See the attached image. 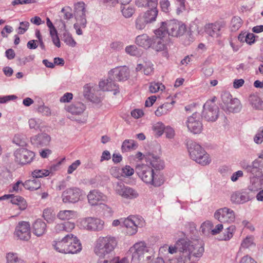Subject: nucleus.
I'll return each instance as SVG.
<instances>
[{
    "label": "nucleus",
    "mask_w": 263,
    "mask_h": 263,
    "mask_svg": "<svg viewBox=\"0 0 263 263\" xmlns=\"http://www.w3.org/2000/svg\"><path fill=\"white\" fill-rule=\"evenodd\" d=\"M135 171L139 177L148 185L158 187L164 183L163 177L155 173L153 168L147 164L137 165Z\"/></svg>",
    "instance_id": "obj_1"
},
{
    "label": "nucleus",
    "mask_w": 263,
    "mask_h": 263,
    "mask_svg": "<svg viewBox=\"0 0 263 263\" xmlns=\"http://www.w3.org/2000/svg\"><path fill=\"white\" fill-rule=\"evenodd\" d=\"M117 246L116 239L111 236H100L95 241L93 251L100 258L111 254Z\"/></svg>",
    "instance_id": "obj_2"
},
{
    "label": "nucleus",
    "mask_w": 263,
    "mask_h": 263,
    "mask_svg": "<svg viewBox=\"0 0 263 263\" xmlns=\"http://www.w3.org/2000/svg\"><path fill=\"white\" fill-rule=\"evenodd\" d=\"M187 148L192 160L203 166L210 163L211 160L209 154L200 145L192 140L188 141Z\"/></svg>",
    "instance_id": "obj_3"
},
{
    "label": "nucleus",
    "mask_w": 263,
    "mask_h": 263,
    "mask_svg": "<svg viewBox=\"0 0 263 263\" xmlns=\"http://www.w3.org/2000/svg\"><path fill=\"white\" fill-rule=\"evenodd\" d=\"M177 245L180 249L184 250V254L186 253V256L183 255L181 257H185L186 260H189L191 256L197 258L201 257L204 250L201 243L191 242L184 238L179 239L177 241Z\"/></svg>",
    "instance_id": "obj_4"
},
{
    "label": "nucleus",
    "mask_w": 263,
    "mask_h": 263,
    "mask_svg": "<svg viewBox=\"0 0 263 263\" xmlns=\"http://www.w3.org/2000/svg\"><path fill=\"white\" fill-rule=\"evenodd\" d=\"M149 249L144 241H139L131 247L127 253L131 256V263H143L145 258L150 259V256H146Z\"/></svg>",
    "instance_id": "obj_5"
},
{
    "label": "nucleus",
    "mask_w": 263,
    "mask_h": 263,
    "mask_svg": "<svg viewBox=\"0 0 263 263\" xmlns=\"http://www.w3.org/2000/svg\"><path fill=\"white\" fill-rule=\"evenodd\" d=\"M221 108L227 113L238 112L242 108L240 101L237 98H232L228 92H224L221 95Z\"/></svg>",
    "instance_id": "obj_6"
},
{
    "label": "nucleus",
    "mask_w": 263,
    "mask_h": 263,
    "mask_svg": "<svg viewBox=\"0 0 263 263\" xmlns=\"http://www.w3.org/2000/svg\"><path fill=\"white\" fill-rule=\"evenodd\" d=\"M78 223L81 229L94 232L101 231L104 227V221L103 220L94 217L81 219L78 221Z\"/></svg>",
    "instance_id": "obj_7"
},
{
    "label": "nucleus",
    "mask_w": 263,
    "mask_h": 263,
    "mask_svg": "<svg viewBox=\"0 0 263 263\" xmlns=\"http://www.w3.org/2000/svg\"><path fill=\"white\" fill-rule=\"evenodd\" d=\"M123 226L126 228V232L129 235L135 234L138 228L144 227L145 222L143 218L140 216H130L122 221Z\"/></svg>",
    "instance_id": "obj_8"
},
{
    "label": "nucleus",
    "mask_w": 263,
    "mask_h": 263,
    "mask_svg": "<svg viewBox=\"0 0 263 263\" xmlns=\"http://www.w3.org/2000/svg\"><path fill=\"white\" fill-rule=\"evenodd\" d=\"M15 162L21 165L30 164L34 159L35 154L26 148H20L14 152Z\"/></svg>",
    "instance_id": "obj_9"
},
{
    "label": "nucleus",
    "mask_w": 263,
    "mask_h": 263,
    "mask_svg": "<svg viewBox=\"0 0 263 263\" xmlns=\"http://www.w3.org/2000/svg\"><path fill=\"white\" fill-rule=\"evenodd\" d=\"M14 236L17 239L28 241L31 237L30 225L26 221H20L15 227Z\"/></svg>",
    "instance_id": "obj_10"
},
{
    "label": "nucleus",
    "mask_w": 263,
    "mask_h": 263,
    "mask_svg": "<svg viewBox=\"0 0 263 263\" xmlns=\"http://www.w3.org/2000/svg\"><path fill=\"white\" fill-rule=\"evenodd\" d=\"M84 195L82 190L79 188L73 187L64 191L62 193V198L64 203H76Z\"/></svg>",
    "instance_id": "obj_11"
},
{
    "label": "nucleus",
    "mask_w": 263,
    "mask_h": 263,
    "mask_svg": "<svg viewBox=\"0 0 263 263\" xmlns=\"http://www.w3.org/2000/svg\"><path fill=\"white\" fill-rule=\"evenodd\" d=\"M185 124L189 131L194 134L200 133L203 128L200 115L197 112H195L189 117Z\"/></svg>",
    "instance_id": "obj_12"
},
{
    "label": "nucleus",
    "mask_w": 263,
    "mask_h": 263,
    "mask_svg": "<svg viewBox=\"0 0 263 263\" xmlns=\"http://www.w3.org/2000/svg\"><path fill=\"white\" fill-rule=\"evenodd\" d=\"M74 18L77 22H80L83 27H86L87 5L83 2L76 3L73 6Z\"/></svg>",
    "instance_id": "obj_13"
},
{
    "label": "nucleus",
    "mask_w": 263,
    "mask_h": 263,
    "mask_svg": "<svg viewBox=\"0 0 263 263\" xmlns=\"http://www.w3.org/2000/svg\"><path fill=\"white\" fill-rule=\"evenodd\" d=\"M214 217L221 222L232 223L236 218L234 211L227 207L217 210L214 213Z\"/></svg>",
    "instance_id": "obj_14"
},
{
    "label": "nucleus",
    "mask_w": 263,
    "mask_h": 263,
    "mask_svg": "<svg viewBox=\"0 0 263 263\" xmlns=\"http://www.w3.org/2000/svg\"><path fill=\"white\" fill-rule=\"evenodd\" d=\"M203 117L208 121L214 122L218 117V107L212 101H207L203 105Z\"/></svg>",
    "instance_id": "obj_15"
},
{
    "label": "nucleus",
    "mask_w": 263,
    "mask_h": 263,
    "mask_svg": "<svg viewBox=\"0 0 263 263\" xmlns=\"http://www.w3.org/2000/svg\"><path fill=\"white\" fill-rule=\"evenodd\" d=\"M115 191L117 194L127 199H133L139 196L137 191L129 186H125L121 182L116 184Z\"/></svg>",
    "instance_id": "obj_16"
},
{
    "label": "nucleus",
    "mask_w": 263,
    "mask_h": 263,
    "mask_svg": "<svg viewBox=\"0 0 263 263\" xmlns=\"http://www.w3.org/2000/svg\"><path fill=\"white\" fill-rule=\"evenodd\" d=\"M168 29L169 35L177 37L184 34L186 28L183 23L173 20L168 21Z\"/></svg>",
    "instance_id": "obj_17"
},
{
    "label": "nucleus",
    "mask_w": 263,
    "mask_h": 263,
    "mask_svg": "<svg viewBox=\"0 0 263 263\" xmlns=\"http://www.w3.org/2000/svg\"><path fill=\"white\" fill-rule=\"evenodd\" d=\"M225 26V23L222 22H215L206 23L204 26V32L210 36L218 38L221 35V29Z\"/></svg>",
    "instance_id": "obj_18"
},
{
    "label": "nucleus",
    "mask_w": 263,
    "mask_h": 263,
    "mask_svg": "<svg viewBox=\"0 0 263 263\" xmlns=\"http://www.w3.org/2000/svg\"><path fill=\"white\" fill-rule=\"evenodd\" d=\"M109 74L112 76L115 81H125L129 78L130 71L126 66H118L111 69Z\"/></svg>",
    "instance_id": "obj_19"
},
{
    "label": "nucleus",
    "mask_w": 263,
    "mask_h": 263,
    "mask_svg": "<svg viewBox=\"0 0 263 263\" xmlns=\"http://www.w3.org/2000/svg\"><path fill=\"white\" fill-rule=\"evenodd\" d=\"M72 237V234H68L60 240H54L52 243L54 249L58 252L68 254V248L71 243L70 238Z\"/></svg>",
    "instance_id": "obj_20"
},
{
    "label": "nucleus",
    "mask_w": 263,
    "mask_h": 263,
    "mask_svg": "<svg viewBox=\"0 0 263 263\" xmlns=\"http://www.w3.org/2000/svg\"><path fill=\"white\" fill-rule=\"evenodd\" d=\"M88 203L92 206L102 204V202L107 201L106 195L97 190L90 191L87 195Z\"/></svg>",
    "instance_id": "obj_21"
},
{
    "label": "nucleus",
    "mask_w": 263,
    "mask_h": 263,
    "mask_svg": "<svg viewBox=\"0 0 263 263\" xmlns=\"http://www.w3.org/2000/svg\"><path fill=\"white\" fill-rule=\"evenodd\" d=\"M251 199L250 193L247 190L234 192L230 197L231 201L234 204H243Z\"/></svg>",
    "instance_id": "obj_22"
},
{
    "label": "nucleus",
    "mask_w": 263,
    "mask_h": 263,
    "mask_svg": "<svg viewBox=\"0 0 263 263\" xmlns=\"http://www.w3.org/2000/svg\"><path fill=\"white\" fill-rule=\"evenodd\" d=\"M50 140V136L46 133L39 134L31 138L32 144L37 147L47 146L49 145Z\"/></svg>",
    "instance_id": "obj_23"
},
{
    "label": "nucleus",
    "mask_w": 263,
    "mask_h": 263,
    "mask_svg": "<svg viewBox=\"0 0 263 263\" xmlns=\"http://www.w3.org/2000/svg\"><path fill=\"white\" fill-rule=\"evenodd\" d=\"M155 37L153 36L151 37L146 34H142L136 37L135 42L139 46L148 49L152 46Z\"/></svg>",
    "instance_id": "obj_24"
},
{
    "label": "nucleus",
    "mask_w": 263,
    "mask_h": 263,
    "mask_svg": "<svg viewBox=\"0 0 263 263\" xmlns=\"http://www.w3.org/2000/svg\"><path fill=\"white\" fill-rule=\"evenodd\" d=\"M247 172L253 177H259L261 175V167L262 165L261 162L258 160H255L252 163L248 165L246 167L244 166Z\"/></svg>",
    "instance_id": "obj_25"
},
{
    "label": "nucleus",
    "mask_w": 263,
    "mask_h": 263,
    "mask_svg": "<svg viewBox=\"0 0 263 263\" xmlns=\"http://www.w3.org/2000/svg\"><path fill=\"white\" fill-rule=\"evenodd\" d=\"M99 85L103 91H113L114 95H116L119 92L118 85L111 79L101 81L100 82Z\"/></svg>",
    "instance_id": "obj_26"
},
{
    "label": "nucleus",
    "mask_w": 263,
    "mask_h": 263,
    "mask_svg": "<svg viewBox=\"0 0 263 263\" xmlns=\"http://www.w3.org/2000/svg\"><path fill=\"white\" fill-rule=\"evenodd\" d=\"M175 103L174 101H172L171 102H165L160 105L155 110V115L158 117L167 115L173 109Z\"/></svg>",
    "instance_id": "obj_27"
},
{
    "label": "nucleus",
    "mask_w": 263,
    "mask_h": 263,
    "mask_svg": "<svg viewBox=\"0 0 263 263\" xmlns=\"http://www.w3.org/2000/svg\"><path fill=\"white\" fill-rule=\"evenodd\" d=\"M65 109L72 115H79L84 111L86 107L84 104L78 102L66 106Z\"/></svg>",
    "instance_id": "obj_28"
},
{
    "label": "nucleus",
    "mask_w": 263,
    "mask_h": 263,
    "mask_svg": "<svg viewBox=\"0 0 263 263\" xmlns=\"http://www.w3.org/2000/svg\"><path fill=\"white\" fill-rule=\"evenodd\" d=\"M61 22L62 23V26L60 29L63 30L64 31L62 34L63 41L67 45L72 47H75L77 44L76 42L72 37L71 34L66 30L65 23L62 20H61Z\"/></svg>",
    "instance_id": "obj_29"
},
{
    "label": "nucleus",
    "mask_w": 263,
    "mask_h": 263,
    "mask_svg": "<svg viewBox=\"0 0 263 263\" xmlns=\"http://www.w3.org/2000/svg\"><path fill=\"white\" fill-rule=\"evenodd\" d=\"M46 229V224L41 219L36 220L33 224V232L37 236L43 235Z\"/></svg>",
    "instance_id": "obj_30"
},
{
    "label": "nucleus",
    "mask_w": 263,
    "mask_h": 263,
    "mask_svg": "<svg viewBox=\"0 0 263 263\" xmlns=\"http://www.w3.org/2000/svg\"><path fill=\"white\" fill-rule=\"evenodd\" d=\"M58 218L62 220H68L77 217V213L73 210H61L57 214Z\"/></svg>",
    "instance_id": "obj_31"
},
{
    "label": "nucleus",
    "mask_w": 263,
    "mask_h": 263,
    "mask_svg": "<svg viewBox=\"0 0 263 263\" xmlns=\"http://www.w3.org/2000/svg\"><path fill=\"white\" fill-rule=\"evenodd\" d=\"M168 21L162 22L160 23L159 27L154 31L155 35L154 36L163 38L167 34H168Z\"/></svg>",
    "instance_id": "obj_32"
},
{
    "label": "nucleus",
    "mask_w": 263,
    "mask_h": 263,
    "mask_svg": "<svg viewBox=\"0 0 263 263\" xmlns=\"http://www.w3.org/2000/svg\"><path fill=\"white\" fill-rule=\"evenodd\" d=\"M71 239V243L68 248V254H74L77 253L81 251L82 250V245L79 240L72 234V237L70 238Z\"/></svg>",
    "instance_id": "obj_33"
},
{
    "label": "nucleus",
    "mask_w": 263,
    "mask_h": 263,
    "mask_svg": "<svg viewBox=\"0 0 263 263\" xmlns=\"http://www.w3.org/2000/svg\"><path fill=\"white\" fill-rule=\"evenodd\" d=\"M151 8V9L150 10L146 11L143 13H141L145 19L147 21L148 24L152 23L156 21L158 13L157 7Z\"/></svg>",
    "instance_id": "obj_34"
},
{
    "label": "nucleus",
    "mask_w": 263,
    "mask_h": 263,
    "mask_svg": "<svg viewBox=\"0 0 263 263\" xmlns=\"http://www.w3.org/2000/svg\"><path fill=\"white\" fill-rule=\"evenodd\" d=\"M147 160L149 162L152 166L157 170H161L163 168L164 163L161 159L154 155H149Z\"/></svg>",
    "instance_id": "obj_35"
},
{
    "label": "nucleus",
    "mask_w": 263,
    "mask_h": 263,
    "mask_svg": "<svg viewBox=\"0 0 263 263\" xmlns=\"http://www.w3.org/2000/svg\"><path fill=\"white\" fill-rule=\"evenodd\" d=\"M262 181H263V176L261 178L259 177H253L251 180V184L249 186L248 189L252 192H256L262 188Z\"/></svg>",
    "instance_id": "obj_36"
},
{
    "label": "nucleus",
    "mask_w": 263,
    "mask_h": 263,
    "mask_svg": "<svg viewBox=\"0 0 263 263\" xmlns=\"http://www.w3.org/2000/svg\"><path fill=\"white\" fill-rule=\"evenodd\" d=\"M41 186L40 181L33 178V179H29L25 182L24 188L28 190L34 191L40 188Z\"/></svg>",
    "instance_id": "obj_37"
},
{
    "label": "nucleus",
    "mask_w": 263,
    "mask_h": 263,
    "mask_svg": "<svg viewBox=\"0 0 263 263\" xmlns=\"http://www.w3.org/2000/svg\"><path fill=\"white\" fill-rule=\"evenodd\" d=\"M6 263H26L25 261L14 252H9L6 255Z\"/></svg>",
    "instance_id": "obj_38"
},
{
    "label": "nucleus",
    "mask_w": 263,
    "mask_h": 263,
    "mask_svg": "<svg viewBox=\"0 0 263 263\" xmlns=\"http://www.w3.org/2000/svg\"><path fill=\"white\" fill-rule=\"evenodd\" d=\"M249 102L253 108L257 109H263V102L258 96L251 95L249 97Z\"/></svg>",
    "instance_id": "obj_39"
},
{
    "label": "nucleus",
    "mask_w": 263,
    "mask_h": 263,
    "mask_svg": "<svg viewBox=\"0 0 263 263\" xmlns=\"http://www.w3.org/2000/svg\"><path fill=\"white\" fill-rule=\"evenodd\" d=\"M11 202L17 205L21 210H24L27 206V202L25 199L20 196H15L11 200Z\"/></svg>",
    "instance_id": "obj_40"
},
{
    "label": "nucleus",
    "mask_w": 263,
    "mask_h": 263,
    "mask_svg": "<svg viewBox=\"0 0 263 263\" xmlns=\"http://www.w3.org/2000/svg\"><path fill=\"white\" fill-rule=\"evenodd\" d=\"M137 147V144L136 142L131 139L125 140L123 141L122 145V152H128L133 149H136Z\"/></svg>",
    "instance_id": "obj_41"
},
{
    "label": "nucleus",
    "mask_w": 263,
    "mask_h": 263,
    "mask_svg": "<svg viewBox=\"0 0 263 263\" xmlns=\"http://www.w3.org/2000/svg\"><path fill=\"white\" fill-rule=\"evenodd\" d=\"M135 4L138 7H156L158 4V0H136Z\"/></svg>",
    "instance_id": "obj_42"
},
{
    "label": "nucleus",
    "mask_w": 263,
    "mask_h": 263,
    "mask_svg": "<svg viewBox=\"0 0 263 263\" xmlns=\"http://www.w3.org/2000/svg\"><path fill=\"white\" fill-rule=\"evenodd\" d=\"M243 23L242 20L239 16H234L232 17L230 23V29L232 31H236L242 26Z\"/></svg>",
    "instance_id": "obj_43"
},
{
    "label": "nucleus",
    "mask_w": 263,
    "mask_h": 263,
    "mask_svg": "<svg viewBox=\"0 0 263 263\" xmlns=\"http://www.w3.org/2000/svg\"><path fill=\"white\" fill-rule=\"evenodd\" d=\"M153 37H155V40H154V42L151 46L152 47L153 49H154L156 51H164L166 48V46L162 41V38L155 36H153Z\"/></svg>",
    "instance_id": "obj_44"
},
{
    "label": "nucleus",
    "mask_w": 263,
    "mask_h": 263,
    "mask_svg": "<svg viewBox=\"0 0 263 263\" xmlns=\"http://www.w3.org/2000/svg\"><path fill=\"white\" fill-rule=\"evenodd\" d=\"M125 51L126 54L133 57H139L141 54V50L134 45L127 46Z\"/></svg>",
    "instance_id": "obj_45"
},
{
    "label": "nucleus",
    "mask_w": 263,
    "mask_h": 263,
    "mask_svg": "<svg viewBox=\"0 0 263 263\" xmlns=\"http://www.w3.org/2000/svg\"><path fill=\"white\" fill-rule=\"evenodd\" d=\"M121 9L123 15L125 18L132 17L135 13V9L133 7L129 5H126L121 6Z\"/></svg>",
    "instance_id": "obj_46"
},
{
    "label": "nucleus",
    "mask_w": 263,
    "mask_h": 263,
    "mask_svg": "<svg viewBox=\"0 0 263 263\" xmlns=\"http://www.w3.org/2000/svg\"><path fill=\"white\" fill-rule=\"evenodd\" d=\"M148 24L147 21L145 19L141 14L138 16L135 21L136 28L138 30H143Z\"/></svg>",
    "instance_id": "obj_47"
},
{
    "label": "nucleus",
    "mask_w": 263,
    "mask_h": 263,
    "mask_svg": "<svg viewBox=\"0 0 263 263\" xmlns=\"http://www.w3.org/2000/svg\"><path fill=\"white\" fill-rule=\"evenodd\" d=\"M51 172L48 170L36 169L32 172L31 175L33 178L35 179L48 176Z\"/></svg>",
    "instance_id": "obj_48"
},
{
    "label": "nucleus",
    "mask_w": 263,
    "mask_h": 263,
    "mask_svg": "<svg viewBox=\"0 0 263 263\" xmlns=\"http://www.w3.org/2000/svg\"><path fill=\"white\" fill-rule=\"evenodd\" d=\"M213 228V224L210 221H206L203 222L200 227V230L204 235H209L211 233V230Z\"/></svg>",
    "instance_id": "obj_49"
},
{
    "label": "nucleus",
    "mask_w": 263,
    "mask_h": 263,
    "mask_svg": "<svg viewBox=\"0 0 263 263\" xmlns=\"http://www.w3.org/2000/svg\"><path fill=\"white\" fill-rule=\"evenodd\" d=\"M235 230V227L234 226H231L228 227L223 233V236L219 238L220 240H229L233 235V233Z\"/></svg>",
    "instance_id": "obj_50"
},
{
    "label": "nucleus",
    "mask_w": 263,
    "mask_h": 263,
    "mask_svg": "<svg viewBox=\"0 0 263 263\" xmlns=\"http://www.w3.org/2000/svg\"><path fill=\"white\" fill-rule=\"evenodd\" d=\"M43 217L48 222H52L55 219V214L51 208H47L43 211Z\"/></svg>",
    "instance_id": "obj_51"
},
{
    "label": "nucleus",
    "mask_w": 263,
    "mask_h": 263,
    "mask_svg": "<svg viewBox=\"0 0 263 263\" xmlns=\"http://www.w3.org/2000/svg\"><path fill=\"white\" fill-rule=\"evenodd\" d=\"M42 121L37 118H31L28 121L30 128L35 130L40 129L42 126Z\"/></svg>",
    "instance_id": "obj_52"
},
{
    "label": "nucleus",
    "mask_w": 263,
    "mask_h": 263,
    "mask_svg": "<svg viewBox=\"0 0 263 263\" xmlns=\"http://www.w3.org/2000/svg\"><path fill=\"white\" fill-rule=\"evenodd\" d=\"M165 128V125L162 122H158L153 126L154 132L158 136H160L163 134Z\"/></svg>",
    "instance_id": "obj_53"
},
{
    "label": "nucleus",
    "mask_w": 263,
    "mask_h": 263,
    "mask_svg": "<svg viewBox=\"0 0 263 263\" xmlns=\"http://www.w3.org/2000/svg\"><path fill=\"white\" fill-rule=\"evenodd\" d=\"M164 88L165 86L158 82H152L149 87V91L152 93H156L159 90L162 91Z\"/></svg>",
    "instance_id": "obj_54"
},
{
    "label": "nucleus",
    "mask_w": 263,
    "mask_h": 263,
    "mask_svg": "<svg viewBox=\"0 0 263 263\" xmlns=\"http://www.w3.org/2000/svg\"><path fill=\"white\" fill-rule=\"evenodd\" d=\"M61 13L63 14V18L66 20H70L73 16V14L72 13V9L69 6H66L62 8Z\"/></svg>",
    "instance_id": "obj_55"
},
{
    "label": "nucleus",
    "mask_w": 263,
    "mask_h": 263,
    "mask_svg": "<svg viewBox=\"0 0 263 263\" xmlns=\"http://www.w3.org/2000/svg\"><path fill=\"white\" fill-rule=\"evenodd\" d=\"M154 71L153 64L150 61L144 63L143 72L145 75H150Z\"/></svg>",
    "instance_id": "obj_56"
},
{
    "label": "nucleus",
    "mask_w": 263,
    "mask_h": 263,
    "mask_svg": "<svg viewBox=\"0 0 263 263\" xmlns=\"http://www.w3.org/2000/svg\"><path fill=\"white\" fill-rule=\"evenodd\" d=\"M20 27L17 29V33L20 34L25 33L28 29L30 24L27 21L21 22L20 23Z\"/></svg>",
    "instance_id": "obj_57"
},
{
    "label": "nucleus",
    "mask_w": 263,
    "mask_h": 263,
    "mask_svg": "<svg viewBox=\"0 0 263 263\" xmlns=\"http://www.w3.org/2000/svg\"><path fill=\"white\" fill-rule=\"evenodd\" d=\"M254 238L253 236H247L243 240L241 243V248H248L253 245Z\"/></svg>",
    "instance_id": "obj_58"
},
{
    "label": "nucleus",
    "mask_w": 263,
    "mask_h": 263,
    "mask_svg": "<svg viewBox=\"0 0 263 263\" xmlns=\"http://www.w3.org/2000/svg\"><path fill=\"white\" fill-rule=\"evenodd\" d=\"M254 141L256 144H260L263 141V127L259 128L254 137Z\"/></svg>",
    "instance_id": "obj_59"
},
{
    "label": "nucleus",
    "mask_w": 263,
    "mask_h": 263,
    "mask_svg": "<svg viewBox=\"0 0 263 263\" xmlns=\"http://www.w3.org/2000/svg\"><path fill=\"white\" fill-rule=\"evenodd\" d=\"M124 47V44L121 41H114L110 43V48L116 51H119L121 50Z\"/></svg>",
    "instance_id": "obj_60"
},
{
    "label": "nucleus",
    "mask_w": 263,
    "mask_h": 263,
    "mask_svg": "<svg viewBox=\"0 0 263 263\" xmlns=\"http://www.w3.org/2000/svg\"><path fill=\"white\" fill-rule=\"evenodd\" d=\"M25 182H23L21 180L17 181L15 183L13 184L12 186V189L10 190V192H19L22 191L23 187H24Z\"/></svg>",
    "instance_id": "obj_61"
},
{
    "label": "nucleus",
    "mask_w": 263,
    "mask_h": 263,
    "mask_svg": "<svg viewBox=\"0 0 263 263\" xmlns=\"http://www.w3.org/2000/svg\"><path fill=\"white\" fill-rule=\"evenodd\" d=\"M134 172V168L129 165H125L122 168V175L124 177H129L133 175Z\"/></svg>",
    "instance_id": "obj_62"
},
{
    "label": "nucleus",
    "mask_w": 263,
    "mask_h": 263,
    "mask_svg": "<svg viewBox=\"0 0 263 263\" xmlns=\"http://www.w3.org/2000/svg\"><path fill=\"white\" fill-rule=\"evenodd\" d=\"M110 263H129L127 257L120 258L119 256L114 257L109 261Z\"/></svg>",
    "instance_id": "obj_63"
},
{
    "label": "nucleus",
    "mask_w": 263,
    "mask_h": 263,
    "mask_svg": "<svg viewBox=\"0 0 263 263\" xmlns=\"http://www.w3.org/2000/svg\"><path fill=\"white\" fill-rule=\"evenodd\" d=\"M160 5L162 11L168 12L170 9V3L168 0H161Z\"/></svg>",
    "instance_id": "obj_64"
}]
</instances>
